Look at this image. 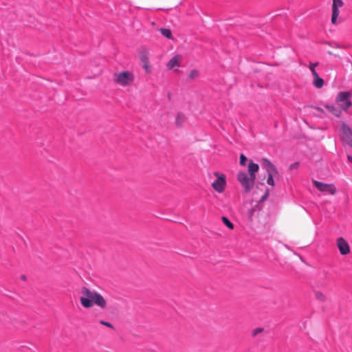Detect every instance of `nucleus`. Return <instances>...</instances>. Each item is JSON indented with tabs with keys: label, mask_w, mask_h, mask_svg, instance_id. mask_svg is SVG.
<instances>
[{
	"label": "nucleus",
	"mask_w": 352,
	"mask_h": 352,
	"mask_svg": "<svg viewBox=\"0 0 352 352\" xmlns=\"http://www.w3.org/2000/svg\"><path fill=\"white\" fill-rule=\"evenodd\" d=\"M222 221L223 223L230 230H232L234 228L233 223L226 217H222Z\"/></svg>",
	"instance_id": "19"
},
{
	"label": "nucleus",
	"mask_w": 352,
	"mask_h": 352,
	"mask_svg": "<svg viewBox=\"0 0 352 352\" xmlns=\"http://www.w3.org/2000/svg\"><path fill=\"white\" fill-rule=\"evenodd\" d=\"M315 297L320 302H324L327 300L326 296L322 292H321L320 291L315 292Z\"/></svg>",
	"instance_id": "17"
},
{
	"label": "nucleus",
	"mask_w": 352,
	"mask_h": 352,
	"mask_svg": "<svg viewBox=\"0 0 352 352\" xmlns=\"http://www.w3.org/2000/svg\"><path fill=\"white\" fill-rule=\"evenodd\" d=\"M313 77H314V81H313L314 85L318 89L322 88L324 85L323 79L319 76L318 74H316V76H313Z\"/></svg>",
	"instance_id": "15"
},
{
	"label": "nucleus",
	"mask_w": 352,
	"mask_h": 352,
	"mask_svg": "<svg viewBox=\"0 0 352 352\" xmlns=\"http://www.w3.org/2000/svg\"><path fill=\"white\" fill-rule=\"evenodd\" d=\"M258 168L259 167L257 164L250 162L248 164V175L253 176L256 179V173L258 172Z\"/></svg>",
	"instance_id": "13"
},
{
	"label": "nucleus",
	"mask_w": 352,
	"mask_h": 352,
	"mask_svg": "<svg viewBox=\"0 0 352 352\" xmlns=\"http://www.w3.org/2000/svg\"><path fill=\"white\" fill-rule=\"evenodd\" d=\"M182 56L181 54H177L172 57L166 64L168 69H173L175 67H179L182 61Z\"/></svg>",
	"instance_id": "11"
},
{
	"label": "nucleus",
	"mask_w": 352,
	"mask_h": 352,
	"mask_svg": "<svg viewBox=\"0 0 352 352\" xmlns=\"http://www.w3.org/2000/svg\"><path fill=\"white\" fill-rule=\"evenodd\" d=\"M261 331H262V329H261V328L256 329L254 331V335H256L257 333H258Z\"/></svg>",
	"instance_id": "26"
},
{
	"label": "nucleus",
	"mask_w": 352,
	"mask_h": 352,
	"mask_svg": "<svg viewBox=\"0 0 352 352\" xmlns=\"http://www.w3.org/2000/svg\"><path fill=\"white\" fill-rule=\"evenodd\" d=\"M116 80L118 84L126 86L132 83L134 80V76L131 72L124 71L117 74Z\"/></svg>",
	"instance_id": "6"
},
{
	"label": "nucleus",
	"mask_w": 352,
	"mask_h": 352,
	"mask_svg": "<svg viewBox=\"0 0 352 352\" xmlns=\"http://www.w3.org/2000/svg\"><path fill=\"white\" fill-rule=\"evenodd\" d=\"M80 297L81 305L85 308H90L94 305L104 309L107 306V301L103 296L96 291H91L87 287L81 288Z\"/></svg>",
	"instance_id": "1"
},
{
	"label": "nucleus",
	"mask_w": 352,
	"mask_h": 352,
	"mask_svg": "<svg viewBox=\"0 0 352 352\" xmlns=\"http://www.w3.org/2000/svg\"><path fill=\"white\" fill-rule=\"evenodd\" d=\"M21 278L25 280L26 279V276L25 275H21Z\"/></svg>",
	"instance_id": "28"
},
{
	"label": "nucleus",
	"mask_w": 352,
	"mask_h": 352,
	"mask_svg": "<svg viewBox=\"0 0 352 352\" xmlns=\"http://www.w3.org/2000/svg\"><path fill=\"white\" fill-rule=\"evenodd\" d=\"M213 175L216 179L211 184L212 188L218 193L223 192L226 186V175L219 172H214Z\"/></svg>",
	"instance_id": "4"
},
{
	"label": "nucleus",
	"mask_w": 352,
	"mask_h": 352,
	"mask_svg": "<svg viewBox=\"0 0 352 352\" xmlns=\"http://www.w3.org/2000/svg\"><path fill=\"white\" fill-rule=\"evenodd\" d=\"M343 6L342 0H333L331 23L336 24L337 19L340 14V8Z\"/></svg>",
	"instance_id": "9"
},
{
	"label": "nucleus",
	"mask_w": 352,
	"mask_h": 352,
	"mask_svg": "<svg viewBox=\"0 0 352 352\" xmlns=\"http://www.w3.org/2000/svg\"><path fill=\"white\" fill-rule=\"evenodd\" d=\"M161 34L167 38H172V32L170 30L166 28H162L160 30Z\"/></svg>",
	"instance_id": "18"
},
{
	"label": "nucleus",
	"mask_w": 352,
	"mask_h": 352,
	"mask_svg": "<svg viewBox=\"0 0 352 352\" xmlns=\"http://www.w3.org/2000/svg\"><path fill=\"white\" fill-rule=\"evenodd\" d=\"M267 195H268V192H266V194L265 195V196H263V197H262L261 200H264V199L267 197Z\"/></svg>",
	"instance_id": "29"
},
{
	"label": "nucleus",
	"mask_w": 352,
	"mask_h": 352,
	"mask_svg": "<svg viewBox=\"0 0 352 352\" xmlns=\"http://www.w3.org/2000/svg\"><path fill=\"white\" fill-rule=\"evenodd\" d=\"M142 67L144 69L145 72L146 74H150L151 72V67L148 62L142 63Z\"/></svg>",
	"instance_id": "21"
},
{
	"label": "nucleus",
	"mask_w": 352,
	"mask_h": 352,
	"mask_svg": "<svg viewBox=\"0 0 352 352\" xmlns=\"http://www.w3.org/2000/svg\"><path fill=\"white\" fill-rule=\"evenodd\" d=\"M255 212V210L254 209H251L250 210L248 211V219L250 221H252L253 218V214L254 212Z\"/></svg>",
	"instance_id": "24"
},
{
	"label": "nucleus",
	"mask_w": 352,
	"mask_h": 352,
	"mask_svg": "<svg viewBox=\"0 0 352 352\" xmlns=\"http://www.w3.org/2000/svg\"><path fill=\"white\" fill-rule=\"evenodd\" d=\"M262 166L267 173V184L274 186L275 185L274 177L278 176V172L276 166L267 159L262 160Z\"/></svg>",
	"instance_id": "2"
},
{
	"label": "nucleus",
	"mask_w": 352,
	"mask_h": 352,
	"mask_svg": "<svg viewBox=\"0 0 352 352\" xmlns=\"http://www.w3.org/2000/svg\"><path fill=\"white\" fill-rule=\"evenodd\" d=\"M186 121V116L182 113H178L175 118V123L178 126H182Z\"/></svg>",
	"instance_id": "16"
},
{
	"label": "nucleus",
	"mask_w": 352,
	"mask_h": 352,
	"mask_svg": "<svg viewBox=\"0 0 352 352\" xmlns=\"http://www.w3.org/2000/svg\"><path fill=\"white\" fill-rule=\"evenodd\" d=\"M237 179L243 187L245 192H248L253 188L256 179L245 172L240 171L237 175Z\"/></svg>",
	"instance_id": "3"
},
{
	"label": "nucleus",
	"mask_w": 352,
	"mask_h": 352,
	"mask_svg": "<svg viewBox=\"0 0 352 352\" xmlns=\"http://www.w3.org/2000/svg\"><path fill=\"white\" fill-rule=\"evenodd\" d=\"M336 244L340 253L342 255H346L350 252V246L348 242L344 238H338L336 240Z\"/></svg>",
	"instance_id": "10"
},
{
	"label": "nucleus",
	"mask_w": 352,
	"mask_h": 352,
	"mask_svg": "<svg viewBox=\"0 0 352 352\" xmlns=\"http://www.w3.org/2000/svg\"><path fill=\"white\" fill-rule=\"evenodd\" d=\"M138 57L139 59L141 60L142 63L148 62L149 57L148 50L144 47L140 48L138 52Z\"/></svg>",
	"instance_id": "12"
},
{
	"label": "nucleus",
	"mask_w": 352,
	"mask_h": 352,
	"mask_svg": "<svg viewBox=\"0 0 352 352\" xmlns=\"http://www.w3.org/2000/svg\"><path fill=\"white\" fill-rule=\"evenodd\" d=\"M340 135L344 142L352 148V129L345 123H342Z\"/></svg>",
	"instance_id": "7"
},
{
	"label": "nucleus",
	"mask_w": 352,
	"mask_h": 352,
	"mask_svg": "<svg viewBox=\"0 0 352 352\" xmlns=\"http://www.w3.org/2000/svg\"><path fill=\"white\" fill-rule=\"evenodd\" d=\"M351 93L350 91H341L336 97V102L340 103V107L344 110H347L352 104L350 98Z\"/></svg>",
	"instance_id": "5"
},
{
	"label": "nucleus",
	"mask_w": 352,
	"mask_h": 352,
	"mask_svg": "<svg viewBox=\"0 0 352 352\" xmlns=\"http://www.w3.org/2000/svg\"><path fill=\"white\" fill-rule=\"evenodd\" d=\"M247 161V157L243 155H240V164L242 166H245Z\"/></svg>",
	"instance_id": "22"
},
{
	"label": "nucleus",
	"mask_w": 352,
	"mask_h": 352,
	"mask_svg": "<svg viewBox=\"0 0 352 352\" xmlns=\"http://www.w3.org/2000/svg\"><path fill=\"white\" fill-rule=\"evenodd\" d=\"M190 78H195L198 76V72L197 70H192L189 75Z\"/></svg>",
	"instance_id": "23"
},
{
	"label": "nucleus",
	"mask_w": 352,
	"mask_h": 352,
	"mask_svg": "<svg viewBox=\"0 0 352 352\" xmlns=\"http://www.w3.org/2000/svg\"><path fill=\"white\" fill-rule=\"evenodd\" d=\"M314 186L324 193L334 195L336 192V187L331 184H325L318 181L314 182Z\"/></svg>",
	"instance_id": "8"
},
{
	"label": "nucleus",
	"mask_w": 352,
	"mask_h": 352,
	"mask_svg": "<svg viewBox=\"0 0 352 352\" xmlns=\"http://www.w3.org/2000/svg\"><path fill=\"white\" fill-rule=\"evenodd\" d=\"M100 323L101 324H103V325H105V326H107L108 327H110V322L100 320Z\"/></svg>",
	"instance_id": "25"
},
{
	"label": "nucleus",
	"mask_w": 352,
	"mask_h": 352,
	"mask_svg": "<svg viewBox=\"0 0 352 352\" xmlns=\"http://www.w3.org/2000/svg\"><path fill=\"white\" fill-rule=\"evenodd\" d=\"M347 158H348V160H349L351 163H352V156H351V155H349L347 156Z\"/></svg>",
	"instance_id": "27"
},
{
	"label": "nucleus",
	"mask_w": 352,
	"mask_h": 352,
	"mask_svg": "<svg viewBox=\"0 0 352 352\" xmlns=\"http://www.w3.org/2000/svg\"><path fill=\"white\" fill-rule=\"evenodd\" d=\"M324 107L327 111L336 116H339L341 113L340 109L335 107L333 104H325Z\"/></svg>",
	"instance_id": "14"
},
{
	"label": "nucleus",
	"mask_w": 352,
	"mask_h": 352,
	"mask_svg": "<svg viewBox=\"0 0 352 352\" xmlns=\"http://www.w3.org/2000/svg\"><path fill=\"white\" fill-rule=\"evenodd\" d=\"M318 65V63H311L309 65V68L313 76H316L318 74L316 71V67Z\"/></svg>",
	"instance_id": "20"
}]
</instances>
